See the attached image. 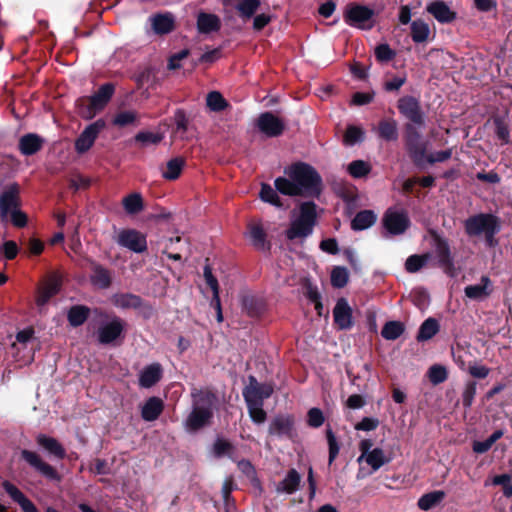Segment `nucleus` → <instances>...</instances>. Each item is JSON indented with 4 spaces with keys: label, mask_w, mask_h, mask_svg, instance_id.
I'll list each match as a JSON object with an SVG mask.
<instances>
[{
    "label": "nucleus",
    "mask_w": 512,
    "mask_h": 512,
    "mask_svg": "<svg viewBox=\"0 0 512 512\" xmlns=\"http://www.w3.org/2000/svg\"><path fill=\"white\" fill-rule=\"evenodd\" d=\"M334 323L340 330H349L353 326L352 309L345 298H340L333 309Z\"/></svg>",
    "instance_id": "obj_18"
},
{
    "label": "nucleus",
    "mask_w": 512,
    "mask_h": 512,
    "mask_svg": "<svg viewBox=\"0 0 512 512\" xmlns=\"http://www.w3.org/2000/svg\"><path fill=\"white\" fill-rule=\"evenodd\" d=\"M364 458L373 471H377L391 461L390 457H387L381 448L372 449Z\"/></svg>",
    "instance_id": "obj_43"
},
{
    "label": "nucleus",
    "mask_w": 512,
    "mask_h": 512,
    "mask_svg": "<svg viewBox=\"0 0 512 512\" xmlns=\"http://www.w3.org/2000/svg\"><path fill=\"white\" fill-rule=\"evenodd\" d=\"M62 281L59 276L51 275L45 283L38 289L36 303L38 306H44L48 301L59 293Z\"/></svg>",
    "instance_id": "obj_21"
},
{
    "label": "nucleus",
    "mask_w": 512,
    "mask_h": 512,
    "mask_svg": "<svg viewBox=\"0 0 512 512\" xmlns=\"http://www.w3.org/2000/svg\"><path fill=\"white\" fill-rule=\"evenodd\" d=\"M405 331V325L400 321H388L381 330V336L390 341L398 339Z\"/></svg>",
    "instance_id": "obj_41"
},
{
    "label": "nucleus",
    "mask_w": 512,
    "mask_h": 512,
    "mask_svg": "<svg viewBox=\"0 0 512 512\" xmlns=\"http://www.w3.org/2000/svg\"><path fill=\"white\" fill-rule=\"evenodd\" d=\"M90 282L93 286L105 290L112 285V272L102 264L90 261Z\"/></svg>",
    "instance_id": "obj_19"
},
{
    "label": "nucleus",
    "mask_w": 512,
    "mask_h": 512,
    "mask_svg": "<svg viewBox=\"0 0 512 512\" xmlns=\"http://www.w3.org/2000/svg\"><path fill=\"white\" fill-rule=\"evenodd\" d=\"M259 197L263 202L269 203L278 208L283 207V202L278 195V191L276 189H273L270 184H261Z\"/></svg>",
    "instance_id": "obj_44"
},
{
    "label": "nucleus",
    "mask_w": 512,
    "mask_h": 512,
    "mask_svg": "<svg viewBox=\"0 0 512 512\" xmlns=\"http://www.w3.org/2000/svg\"><path fill=\"white\" fill-rule=\"evenodd\" d=\"M410 36L414 43L426 42L430 35L429 25L422 19L412 21Z\"/></svg>",
    "instance_id": "obj_37"
},
{
    "label": "nucleus",
    "mask_w": 512,
    "mask_h": 512,
    "mask_svg": "<svg viewBox=\"0 0 512 512\" xmlns=\"http://www.w3.org/2000/svg\"><path fill=\"white\" fill-rule=\"evenodd\" d=\"M137 113L135 111H120L113 118V124L117 127H126L133 124L137 120Z\"/></svg>",
    "instance_id": "obj_55"
},
{
    "label": "nucleus",
    "mask_w": 512,
    "mask_h": 512,
    "mask_svg": "<svg viewBox=\"0 0 512 512\" xmlns=\"http://www.w3.org/2000/svg\"><path fill=\"white\" fill-rule=\"evenodd\" d=\"M284 173L294 181L301 192V197L319 198L323 182L317 170L305 162H296L286 167Z\"/></svg>",
    "instance_id": "obj_3"
},
{
    "label": "nucleus",
    "mask_w": 512,
    "mask_h": 512,
    "mask_svg": "<svg viewBox=\"0 0 512 512\" xmlns=\"http://www.w3.org/2000/svg\"><path fill=\"white\" fill-rule=\"evenodd\" d=\"M500 222L499 217L492 213H478L468 217L463 225L466 235L472 238L485 234Z\"/></svg>",
    "instance_id": "obj_6"
},
{
    "label": "nucleus",
    "mask_w": 512,
    "mask_h": 512,
    "mask_svg": "<svg viewBox=\"0 0 512 512\" xmlns=\"http://www.w3.org/2000/svg\"><path fill=\"white\" fill-rule=\"evenodd\" d=\"M164 409L163 401L158 397H150L144 403L141 409V417L147 422H152L158 419Z\"/></svg>",
    "instance_id": "obj_27"
},
{
    "label": "nucleus",
    "mask_w": 512,
    "mask_h": 512,
    "mask_svg": "<svg viewBox=\"0 0 512 512\" xmlns=\"http://www.w3.org/2000/svg\"><path fill=\"white\" fill-rule=\"evenodd\" d=\"M162 139L163 136L160 133L153 132H139L135 136V140L142 143L143 145L158 144L162 141Z\"/></svg>",
    "instance_id": "obj_60"
},
{
    "label": "nucleus",
    "mask_w": 512,
    "mask_h": 512,
    "mask_svg": "<svg viewBox=\"0 0 512 512\" xmlns=\"http://www.w3.org/2000/svg\"><path fill=\"white\" fill-rule=\"evenodd\" d=\"M274 186L278 193L283 195L290 197L301 196L299 188L290 178L278 177L274 181Z\"/></svg>",
    "instance_id": "obj_40"
},
{
    "label": "nucleus",
    "mask_w": 512,
    "mask_h": 512,
    "mask_svg": "<svg viewBox=\"0 0 512 512\" xmlns=\"http://www.w3.org/2000/svg\"><path fill=\"white\" fill-rule=\"evenodd\" d=\"M105 121L98 119L97 121L88 125L78 136L75 141V150L79 154L87 152L94 144L99 133L105 127Z\"/></svg>",
    "instance_id": "obj_14"
},
{
    "label": "nucleus",
    "mask_w": 512,
    "mask_h": 512,
    "mask_svg": "<svg viewBox=\"0 0 512 512\" xmlns=\"http://www.w3.org/2000/svg\"><path fill=\"white\" fill-rule=\"evenodd\" d=\"M243 309L251 317H257L262 312L261 302L254 296H245L242 300Z\"/></svg>",
    "instance_id": "obj_51"
},
{
    "label": "nucleus",
    "mask_w": 512,
    "mask_h": 512,
    "mask_svg": "<svg viewBox=\"0 0 512 512\" xmlns=\"http://www.w3.org/2000/svg\"><path fill=\"white\" fill-rule=\"evenodd\" d=\"M261 5V0H241L235 9L242 20L251 19Z\"/></svg>",
    "instance_id": "obj_39"
},
{
    "label": "nucleus",
    "mask_w": 512,
    "mask_h": 512,
    "mask_svg": "<svg viewBox=\"0 0 512 512\" xmlns=\"http://www.w3.org/2000/svg\"><path fill=\"white\" fill-rule=\"evenodd\" d=\"M257 129L268 138L281 136L285 129L284 120L271 111L261 113L256 120Z\"/></svg>",
    "instance_id": "obj_9"
},
{
    "label": "nucleus",
    "mask_w": 512,
    "mask_h": 512,
    "mask_svg": "<svg viewBox=\"0 0 512 512\" xmlns=\"http://www.w3.org/2000/svg\"><path fill=\"white\" fill-rule=\"evenodd\" d=\"M491 280L488 276L481 277V283L476 285H468L464 288L465 296L469 299L480 300L491 294Z\"/></svg>",
    "instance_id": "obj_29"
},
{
    "label": "nucleus",
    "mask_w": 512,
    "mask_h": 512,
    "mask_svg": "<svg viewBox=\"0 0 512 512\" xmlns=\"http://www.w3.org/2000/svg\"><path fill=\"white\" fill-rule=\"evenodd\" d=\"M194 407L210 408L213 410L217 397L214 392L209 389H193L191 392Z\"/></svg>",
    "instance_id": "obj_31"
},
{
    "label": "nucleus",
    "mask_w": 512,
    "mask_h": 512,
    "mask_svg": "<svg viewBox=\"0 0 512 512\" xmlns=\"http://www.w3.org/2000/svg\"><path fill=\"white\" fill-rule=\"evenodd\" d=\"M376 132L380 139L386 142H395L399 138L398 122L394 118L381 119Z\"/></svg>",
    "instance_id": "obj_25"
},
{
    "label": "nucleus",
    "mask_w": 512,
    "mask_h": 512,
    "mask_svg": "<svg viewBox=\"0 0 512 512\" xmlns=\"http://www.w3.org/2000/svg\"><path fill=\"white\" fill-rule=\"evenodd\" d=\"M349 174L354 178H362L371 171V165L363 160L352 161L347 168Z\"/></svg>",
    "instance_id": "obj_49"
},
{
    "label": "nucleus",
    "mask_w": 512,
    "mask_h": 512,
    "mask_svg": "<svg viewBox=\"0 0 512 512\" xmlns=\"http://www.w3.org/2000/svg\"><path fill=\"white\" fill-rule=\"evenodd\" d=\"M163 376V369L160 363H152L143 368L139 375V385L142 388H151L156 385Z\"/></svg>",
    "instance_id": "obj_24"
},
{
    "label": "nucleus",
    "mask_w": 512,
    "mask_h": 512,
    "mask_svg": "<svg viewBox=\"0 0 512 512\" xmlns=\"http://www.w3.org/2000/svg\"><path fill=\"white\" fill-rule=\"evenodd\" d=\"M377 220L376 214L372 210L359 211L351 221V229L362 231L370 228Z\"/></svg>",
    "instance_id": "obj_32"
},
{
    "label": "nucleus",
    "mask_w": 512,
    "mask_h": 512,
    "mask_svg": "<svg viewBox=\"0 0 512 512\" xmlns=\"http://www.w3.org/2000/svg\"><path fill=\"white\" fill-rule=\"evenodd\" d=\"M395 56L396 52L386 43L379 44L375 48V57L380 63H387L393 60Z\"/></svg>",
    "instance_id": "obj_56"
},
{
    "label": "nucleus",
    "mask_w": 512,
    "mask_h": 512,
    "mask_svg": "<svg viewBox=\"0 0 512 512\" xmlns=\"http://www.w3.org/2000/svg\"><path fill=\"white\" fill-rule=\"evenodd\" d=\"M2 487L5 490V492L12 498V500L17 504H19L26 497L25 494L10 481L5 480L2 483Z\"/></svg>",
    "instance_id": "obj_59"
},
{
    "label": "nucleus",
    "mask_w": 512,
    "mask_h": 512,
    "mask_svg": "<svg viewBox=\"0 0 512 512\" xmlns=\"http://www.w3.org/2000/svg\"><path fill=\"white\" fill-rule=\"evenodd\" d=\"M250 238L253 246L260 251H269L270 242L267 241V235L261 225L250 226Z\"/></svg>",
    "instance_id": "obj_36"
},
{
    "label": "nucleus",
    "mask_w": 512,
    "mask_h": 512,
    "mask_svg": "<svg viewBox=\"0 0 512 512\" xmlns=\"http://www.w3.org/2000/svg\"><path fill=\"white\" fill-rule=\"evenodd\" d=\"M20 205V186L15 182L5 186L0 194V218L6 219L9 213Z\"/></svg>",
    "instance_id": "obj_11"
},
{
    "label": "nucleus",
    "mask_w": 512,
    "mask_h": 512,
    "mask_svg": "<svg viewBox=\"0 0 512 512\" xmlns=\"http://www.w3.org/2000/svg\"><path fill=\"white\" fill-rule=\"evenodd\" d=\"M363 138H364V131L362 128L354 126V125H349L346 128V131H345V134L343 137V142L345 145L352 146V145L356 144L357 142H361L363 140Z\"/></svg>",
    "instance_id": "obj_50"
},
{
    "label": "nucleus",
    "mask_w": 512,
    "mask_h": 512,
    "mask_svg": "<svg viewBox=\"0 0 512 512\" xmlns=\"http://www.w3.org/2000/svg\"><path fill=\"white\" fill-rule=\"evenodd\" d=\"M153 31L158 35H165L175 28V21L170 13H157L151 17Z\"/></svg>",
    "instance_id": "obj_26"
},
{
    "label": "nucleus",
    "mask_w": 512,
    "mask_h": 512,
    "mask_svg": "<svg viewBox=\"0 0 512 512\" xmlns=\"http://www.w3.org/2000/svg\"><path fill=\"white\" fill-rule=\"evenodd\" d=\"M125 328L124 321L114 317L111 321L102 324L97 330L98 342L102 345H109L123 336Z\"/></svg>",
    "instance_id": "obj_15"
},
{
    "label": "nucleus",
    "mask_w": 512,
    "mask_h": 512,
    "mask_svg": "<svg viewBox=\"0 0 512 512\" xmlns=\"http://www.w3.org/2000/svg\"><path fill=\"white\" fill-rule=\"evenodd\" d=\"M446 494L442 490H435L423 494L418 500V507L423 511H428L443 501Z\"/></svg>",
    "instance_id": "obj_38"
},
{
    "label": "nucleus",
    "mask_w": 512,
    "mask_h": 512,
    "mask_svg": "<svg viewBox=\"0 0 512 512\" xmlns=\"http://www.w3.org/2000/svg\"><path fill=\"white\" fill-rule=\"evenodd\" d=\"M112 302L122 309H139L143 306V299L133 293H117L113 295Z\"/></svg>",
    "instance_id": "obj_28"
},
{
    "label": "nucleus",
    "mask_w": 512,
    "mask_h": 512,
    "mask_svg": "<svg viewBox=\"0 0 512 512\" xmlns=\"http://www.w3.org/2000/svg\"><path fill=\"white\" fill-rule=\"evenodd\" d=\"M90 315V308L85 305H73L67 313V319L72 327L83 325Z\"/></svg>",
    "instance_id": "obj_35"
},
{
    "label": "nucleus",
    "mask_w": 512,
    "mask_h": 512,
    "mask_svg": "<svg viewBox=\"0 0 512 512\" xmlns=\"http://www.w3.org/2000/svg\"><path fill=\"white\" fill-rule=\"evenodd\" d=\"M36 443L56 459L63 460L66 457L65 448L54 437L38 434L36 436Z\"/></svg>",
    "instance_id": "obj_23"
},
{
    "label": "nucleus",
    "mask_w": 512,
    "mask_h": 512,
    "mask_svg": "<svg viewBox=\"0 0 512 512\" xmlns=\"http://www.w3.org/2000/svg\"><path fill=\"white\" fill-rule=\"evenodd\" d=\"M374 16V11L361 4H350L344 12L345 22L353 27L371 29L373 24L366 25Z\"/></svg>",
    "instance_id": "obj_10"
},
{
    "label": "nucleus",
    "mask_w": 512,
    "mask_h": 512,
    "mask_svg": "<svg viewBox=\"0 0 512 512\" xmlns=\"http://www.w3.org/2000/svg\"><path fill=\"white\" fill-rule=\"evenodd\" d=\"M495 126V133L497 138L501 141L502 144H508L510 142V131L508 125L497 119L495 120Z\"/></svg>",
    "instance_id": "obj_63"
},
{
    "label": "nucleus",
    "mask_w": 512,
    "mask_h": 512,
    "mask_svg": "<svg viewBox=\"0 0 512 512\" xmlns=\"http://www.w3.org/2000/svg\"><path fill=\"white\" fill-rule=\"evenodd\" d=\"M440 330V325L437 319L429 317L420 325L416 340L418 342H425L432 339Z\"/></svg>",
    "instance_id": "obj_34"
},
{
    "label": "nucleus",
    "mask_w": 512,
    "mask_h": 512,
    "mask_svg": "<svg viewBox=\"0 0 512 512\" xmlns=\"http://www.w3.org/2000/svg\"><path fill=\"white\" fill-rule=\"evenodd\" d=\"M331 285L334 288H343L347 285L349 280V273L345 267L336 266L331 271Z\"/></svg>",
    "instance_id": "obj_47"
},
{
    "label": "nucleus",
    "mask_w": 512,
    "mask_h": 512,
    "mask_svg": "<svg viewBox=\"0 0 512 512\" xmlns=\"http://www.w3.org/2000/svg\"><path fill=\"white\" fill-rule=\"evenodd\" d=\"M185 166V160L182 157H175L167 162L166 170L162 173V176L166 180H176L180 177L183 167Z\"/></svg>",
    "instance_id": "obj_42"
},
{
    "label": "nucleus",
    "mask_w": 512,
    "mask_h": 512,
    "mask_svg": "<svg viewBox=\"0 0 512 512\" xmlns=\"http://www.w3.org/2000/svg\"><path fill=\"white\" fill-rule=\"evenodd\" d=\"M427 260H428V255L427 254H425V255H418V254L411 255V256H409L406 259L405 269L409 273H416L422 267H424V265L426 264Z\"/></svg>",
    "instance_id": "obj_52"
},
{
    "label": "nucleus",
    "mask_w": 512,
    "mask_h": 512,
    "mask_svg": "<svg viewBox=\"0 0 512 512\" xmlns=\"http://www.w3.org/2000/svg\"><path fill=\"white\" fill-rule=\"evenodd\" d=\"M9 216L11 223L17 228H23L28 223V217L26 213L21 211L19 208L13 209V211L9 213Z\"/></svg>",
    "instance_id": "obj_64"
},
{
    "label": "nucleus",
    "mask_w": 512,
    "mask_h": 512,
    "mask_svg": "<svg viewBox=\"0 0 512 512\" xmlns=\"http://www.w3.org/2000/svg\"><path fill=\"white\" fill-rule=\"evenodd\" d=\"M123 207L128 214H137L143 210V198L140 193H132L123 198Z\"/></svg>",
    "instance_id": "obj_45"
},
{
    "label": "nucleus",
    "mask_w": 512,
    "mask_h": 512,
    "mask_svg": "<svg viewBox=\"0 0 512 512\" xmlns=\"http://www.w3.org/2000/svg\"><path fill=\"white\" fill-rule=\"evenodd\" d=\"M45 139L36 133L22 135L18 141V150L23 156H32L42 150Z\"/></svg>",
    "instance_id": "obj_20"
},
{
    "label": "nucleus",
    "mask_w": 512,
    "mask_h": 512,
    "mask_svg": "<svg viewBox=\"0 0 512 512\" xmlns=\"http://www.w3.org/2000/svg\"><path fill=\"white\" fill-rule=\"evenodd\" d=\"M431 236L439 266L443 268L447 275L453 277L455 275V264L448 240L436 232H432Z\"/></svg>",
    "instance_id": "obj_8"
},
{
    "label": "nucleus",
    "mask_w": 512,
    "mask_h": 512,
    "mask_svg": "<svg viewBox=\"0 0 512 512\" xmlns=\"http://www.w3.org/2000/svg\"><path fill=\"white\" fill-rule=\"evenodd\" d=\"M451 157H452V148L442 150V151H437L433 154H428V155L426 153L425 158H424V164L428 163V164L432 165L437 162H439V163L445 162L448 159H450Z\"/></svg>",
    "instance_id": "obj_58"
},
{
    "label": "nucleus",
    "mask_w": 512,
    "mask_h": 512,
    "mask_svg": "<svg viewBox=\"0 0 512 512\" xmlns=\"http://www.w3.org/2000/svg\"><path fill=\"white\" fill-rule=\"evenodd\" d=\"M274 387L270 383L258 382L256 377L250 375L248 384L242 390V396L246 403L248 414L255 424H263L267 419V413L263 409L264 401L272 396Z\"/></svg>",
    "instance_id": "obj_2"
},
{
    "label": "nucleus",
    "mask_w": 512,
    "mask_h": 512,
    "mask_svg": "<svg viewBox=\"0 0 512 512\" xmlns=\"http://www.w3.org/2000/svg\"><path fill=\"white\" fill-rule=\"evenodd\" d=\"M114 93L115 84L108 82L101 85L90 97H81L77 99L76 105L79 109V114L86 119L93 118L98 112L102 111L107 106Z\"/></svg>",
    "instance_id": "obj_5"
},
{
    "label": "nucleus",
    "mask_w": 512,
    "mask_h": 512,
    "mask_svg": "<svg viewBox=\"0 0 512 512\" xmlns=\"http://www.w3.org/2000/svg\"><path fill=\"white\" fill-rule=\"evenodd\" d=\"M426 11L442 24L452 23L457 18V13L442 0L429 3Z\"/></svg>",
    "instance_id": "obj_22"
},
{
    "label": "nucleus",
    "mask_w": 512,
    "mask_h": 512,
    "mask_svg": "<svg viewBox=\"0 0 512 512\" xmlns=\"http://www.w3.org/2000/svg\"><path fill=\"white\" fill-rule=\"evenodd\" d=\"M326 438L328 442V449H329V456H328V463L331 465L334 460L337 458L340 450L339 442L332 431L330 427L326 430Z\"/></svg>",
    "instance_id": "obj_53"
},
{
    "label": "nucleus",
    "mask_w": 512,
    "mask_h": 512,
    "mask_svg": "<svg viewBox=\"0 0 512 512\" xmlns=\"http://www.w3.org/2000/svg\"><path fill=\"white\" fill-rule=\"evenodd\" d=\"M190 54L189 49H182L181 51L172 54L168 59L167 68L169 70H177L181 68V61L187 58Z\"/></svg>",
    "instance_id": "obj_62"
},
{
    "label": "nucleus",
    "mask_w": 512,
    "mask_h": 512,
    "mask_svg": "<svg viewBox=\"0 0 512 512\" xmlns=\"http://www.w3.org/2000/svg\"><path fill=\"white\" fill-rule=\"evenodd\" d=\"M301 483V475L297 472L296 469H290L284 479L277 484L276 490L277 492H284L286 494L295 493Z\"/></svg>",
    "instance_id": "obj_30"
},
{
    "label": "nucleus",
    "mask_w": 512,
    "mask_h": 512,
    "mask_svg": "<svg viewBox=\"0 0 512 512\" xmlns=\"http://www.w3.org/2000/svg\"><path fill=\"white\" fill-rule=\"evenodd\" d=\"M213 418V410L210 408L194 407L185 420V427L188 431H198L209 425Z\"/></svg>",
    "instance_id": "obj_17"
},
{
    "label": "nucleus",
    "mask_w": 512,
    "mask_h": 512,
    "mask_svg": "<svg viewBox=\"0 0 512 512\" xmlns=\"http://www.w3.org/2000/svg\"><path fill=\"white\" fill-rule=\"evenodd\" d=\"M397 108L408 122L404 124L403 140L407 154L417 168H424V158L428 142L422 137L421 129L425 127V113L420 101L414 96H403L397 102Z\"/></svg>",
    "instance_id": "obj_1"
},
{
    "label": "nucleus",
    "mask_w": 512,
    "mask_h": 512,
    "mask_svg": "<svg viewBox=\"0 0 512 512\" xmlns=\"http://www.w3.org/2000/svg\"><path fill=\"white\" fill-rule=\"evenodd\" d=\"M429 381L434 385H439L448 379V371L441 364L432 365L427 371Z\"/></svg>",
    "instance_id": "obj_46"
},
{
    "label": "nucleus",
    "mask_w": 512,
    "mask_h": 512,
    "mask_svg": "<svg viewBox=\"0 0 512 512\" xmlns=\"http://www.w3.org/2000/svg\"><path fill=\"white\" fill-rule=\"evenodd\" d=\"M317 205L313 201L302 202L299 206V215L290 222L285 230V237L289 241H304L312 235L317 224Z\"/></svg>",
    "instance_id": "obj_4"
},
{
    "label": "nucleus",
    "mask_w": 512,
    "mask_h": 512,
    "mask_svg": "<svg viewBox=\"0 0 512 512\" xmlns=\"http://www.w3.org/2000/svg\"><path fill=\"white\" fill-rule=\"evenodd\" d=\"M221 22L217 15L200 13L197 19V28L200 33L209 34L220 29Z\"/></svg>",
    "instance_id": "obj_33"
},
{
    "label": "nucleus",
    "mask_w": 512,
    "mask_h": 512,
    "mask_svg": "<svg viewBox=\"0 0 512 512\" xmlns=\"http://www.w3.org/2000/svg\"><path fill=\"white\" fill-rule=\"evenodd\" d=\"M117 243L135 253L147 250L146 236L135 229H123L118 234Z\"/></svg>",
    "instance_id": "obj_13"
},
{
    "label": "nucleus",
    "mask_w": 512,
    "mask_h": 512,
    "mask_svg": "<svg viewBox=\"0 0 512 512\" xmlns=\"http://www.w3.org/2000/svg\"><path fill=\"white\" fill-rule=\"evenodd\" d=\"M383 227L391 235H401L410 226V219L405 212L388 209L382 218Z\"/></svg>",
    "instance_id": "obj_12"
},
{
    "label": "nucleus",
    "mask_w": 512,
    "mask_h": 512,
    "mask_svg": "<svg viewBox=\"0 0 512 512\" xmlns=\"http://www.w3.org/2000/svg\"><path fill=\"white\" fill-rule=\"evenodd\" d=\"M325 421L323 412L319 408H311L307 413V424L313 428H319Z\"/></svg>",
    "instance_id": "obj_57"
},
{
    "label": "nucleus",
    "mask_w": 512,
    "mask_h": 512,
    "mask_svg": "<svg viewBox=\"0 0 512 512\" xmlns=\"http://www.w3.org/2000/svg\"><path fill=\"white\" fill-rule=\"evenodd\" d=\"M295 420L290 414L276 415L270 422L268 433L277 437H293Z\"/></svg>",
    "instance_id": "obj_16"
},
{
    "label": "nucleus",
    "mask_w": 512,
    "mask_h": 512,
    "mask_svg": "<svg viewBox=\"0 0 512 512\" xmlns=\"http://www.w3.org/2000/svg\"><path fill=\"white\" fill-rule=\"evenodd\" d=\"M206 103L209 109L214 112L223 111L228 106V102L218 91L209 92L206 98Z\"/></svg>",
    "instance_id": "obj_48"
},
{
    "label": "nucleus",
    "mask_w": 512,
    "mask_h": 512,
    "mask_svg": "<svg viewBox=\"0 0 512 512\" xmlns=\"http://www.w3.org/2000/svg\"><path fill=\"white\" fill-rule=\"evenodd\" d=\"M20 457L24 460L35 472L52 482H60L62 477L55 467L45 462L42 457L35 451L23 449L20 452Z\"/></svg>",
    "instance_id": "obj_7"
},
{
    "label": "nucleus",
    "mask_w": 512,
    "mask_h": 512,
    "mask_svg": "<svg viewBox=\"0 0 512 512\" xmlns=\"http://www.w3.org/2000/svg\"><path fill=\"white\" fill-rule=\"evenodd\" d=\"M476 387L477 383L475 381H470L466 384L462 393V403L465 408L471 407L476 395Z\"/></svg>",
    "instance_id": "obj_61"
},
{
    "label": "nucleus",
    "mask_w": 512,
    "mask_h": 512,
    "mask_svg": "<svg viewBox=\"0 0 512 512\" xmlns=\"http://www.w3.org/2000/svg\"><path fill=\"white\" fill-rule=\"evenodd\" d=\"M233 450V444L230 441L223 438H217L213 444V453L217 458H221L223 456H230Z\"/></svg>",
    "instance_id": "obj_54"
}]
</instances>
